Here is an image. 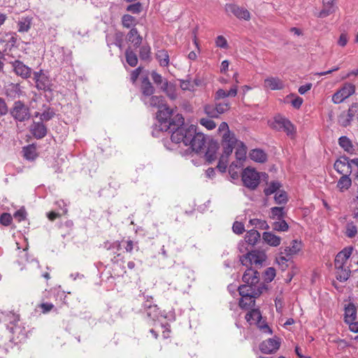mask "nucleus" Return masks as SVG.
I'll list each match as a JSON object with an SVG mask.
<instances>
[{"instance_id":"obj_1","label":"nucleus","mask_w":358,"mask_h":358,"mask_svg":"<svg viewBox=\"0 0 358 358\" xmlns=\"http://www.w3.org/2000/svg\"><path fill=\"white\" fill-rule=\"evenodd\" d=\"M171 138L173 143H182L184 145L189 146V148L196 153L205 152L206 161L209 164L217 158L218 142L201 132H197L194 125L178 129L173 132Z\"/></svg>"},{"instance_id":"obj_2","label":"nucleus","mask_w":358,"mask_h":358,"mask_svg":"<svg viewBox=\"0 0 358 358\" xmlns=\"http://www.w3.org/2000/svg\"><path fill=\"white\" fill-rule=\"evenodd\" d=\"M242 280L245 284L238 287V292L245 299L254 302V299L259 297L266 287L259 283V273L253 267L248 268L243 273Z\"/></svg>"},{"instance_id":"obj_3","label":"nucleus","mask_w":358,"mask_h":358,"mask_svg":"<svg viewBox=\"0 0 358 358\" xmlns=\"http://www.w3.org/2000/svg\"><path fill=\"white\" fill-rule=\"evenodd\" d=\"M157 118L161 131H167L169 130L172 133L178 129L183 127L185 122L184 117L181 114L166 105L159 109Z\"/></svg>"},{"instance_id":"obj_4","label":"nucleus","mask_w":358,"mask_h":358,"mask_svg":"<svg viewBox=\"0 0 358 358\" xmlns=\"http://www.w3.org/2000/svg\"><path fill=\"white\" fill-rule=\"evenodd\" d=\"M10 116L16 122H24L31 118V110L23 101H15L10 109H8Z\"/></svg>"},{"instance_id":"obj_5","label":"nucleus","mask_w":358,"mask_h":358,"mask_svg":"<svg viewBox=\"0 0 358 358\" xmlns=\"http://www.w3.org/2000/svg\"><path fill=\"white\" fill-rule=\"evenodd\" d=\"M266 259V255L264 252L252 250L241 257L240 261L243 266L247 267H252L253 265L256 267H261Z\"/></svg>"},{"instance_id":"obj_6","label":"nucleus","mask_w":358,"mask_h":358,"mask_svg":"<svg viewBox=\"0 0 358 358\" xmlns=\"http://www.w3.org/2000/svg\"><path fill=\"white\" fill-rule=\"evenodd\" d=\"M271 127L277 131H285L291 138H293L296 133L294 124L287 118L281 115H277L274 117Z\"/></svg>"},{"instance_id":"obj_7","label":"nucleus","mask_w":358,"mask_h":358,"mask_svg":"<svg viewBox=\"0 0 358 358\" xmlns=\"http://www.w3.org/2000/svg\"><path fill=\"white\" fill-rule=\"evenodd\" d=\"M241 178L244 186L252 190L255 189L260 182L259 173L250 168L244 169Z\"/></svg>"},{"instance_id":"obj_8","label":"nucleus","mask_w":358,"mask_h":358,"mask_svg":"<svg viewBox=\"0 0 358 358\" xmlns=\"http://www.w3.org/2000/svg\"><path fill=\"white\" fill-rule=\"evenodd\" d=\"M355 85L346 83L341 88L337 90L332 96V101L338 104L355 93Z\"/></svg>"},{"instance_id":"obj_9","label":"nucleus","mask_w":358,"mask_h":358,"mask_svg":"<svg viewBox=\"0 0 358 358\" xmlns=\"http://www.w3.org/2000/svg\"><path fill=\"white\" fill-rule=\"evenodd\" d=\"M34 80L36 83V87L38 90H43L44 92L52 91V82L49 76L44 73L43 71L41 69L39 71H34Z\"/></svg>"},{"instance_id":"obj_10","label":"nucleus","mask_w":358,"mask_h":358,"mask_svg":"<svg viewBox=\"0 0 358 358\" xmlns=\"http://www.w3.org/2000/svg\"><path fill=\"white\" fill-rule=\"evenodd\" d=\"M225 12L230 15L233 14L235 17L240 20H250V13L243 7H241L234 3H227L224 7Z\"/></svg>"},{"instance_id":"obj_11","label":"nucleus","mask_w":358,"mask_h":358,"mask_svg":"<svg viewBox=\"0 0 358 358\" xmlns=\"http://www.w3.org/2000/svg\"><path fill=\"white\" fill-rule=\"evenodd\" d=\"M237 143V139L234 134L224 133L222 136V146L224 159H227L232 153L234 147Z\"/></svg>"},{"instance_id":"obj_12","label":"nucleus","mask_w":358,"mask_h":358,"mask_svg":"<svg viewBox=\"0 0 358 358\" xmlns=\"http://www.w3.org/2000/svg\"><path fill=\"white\" fill-rule=\"evenodd\" d=\"M280 346V339L275 337L263 341L259 345V350L264 354H273L275 352Z\"/></svg>"},{"instance_id":"obj_13","label":"nucleus","mask_w":358,"mask_h":358,"mask_svg":"<svg viewBox=\"0 0 358 358\" xmlns=\"http://www.w3.org/2000/svg\"><path fill=\"white\" fill-rule=\"evenodd\" d=\"M15 73L22 78H29L32 74V70L30 67L25 65L20 60H15L12 62Z\"/></svg>"},{"instance_id":"obj_14","label":"nucleus","mask_w":358,"mask_h":358,"mask_svg":"<svg viewBox=\"0 0 358 358\" xmlns=\"http://www.w3.org/2000/svg\"><path fill=\"white\" fill-rule=\"evenodd\" d=\"M29 131L36 139L44 138L48 133L47 127L42 122H35L29 127Z\"/></svg>"},{"instance_id":"obj_15","label":"nucleus","mask_w":358,"mask_h":358,"mask_svg":"<svg viewBox=\"0 0 358 358\" xmlns=\"http://www.w3.org/2000/svg\"><path fill=\"white\" fill-rule=\"evenodd\" d=\"M353 251V247H346L343 248L341 251H340L336 256L335 260H334V266L335 267H339L344 266L346 261L352 255V252Z\"/></svg>"},{"instance_id":"obj_16","label":"nucleus","mask_w":358,"mask_h":358,"mask_svg":"<svg viewBox=\"0 0 358 358\" xmlns=\"http://www.w3.org/2000/svg\"><path fill=\"white\" fill-rule=\"evenodd\" d=\"M155 89L148 76L143 77L141 79V92L142 94L141 98L146 99L154 94Z\"/></svg>"},{"instance_id":"obj_17","label":"nucleus","mask_w":358,"mask_h":358,"mask_svg":"<svg viewBox=\"0 0 358 358\" xmlns=\"http://www.w3.org/2000/svg\"><path fill=\"white\" fill-rule=\"evenodd\" d=\"M351 159L346 156H342L340 159H337L334 165L335 170L341 174H343L345 172L344 168L347 166L349 170V173H351L352 169V162Z\"/></svg>"},{"instance_id":"obj_18","label":"nucleus","mask_w":358,"mask_h":358,"mask_svg":"<svg viewBox=\"0 0 358 358\" xmlns=\"http://www.w3.org/2000/svg\"><path fill=\"white\" fill-rule=\"evenodd\" d=\"M141 99L145 105L150 107L158 108L159 109L166 105L164 103V99L162 96L152 94L146 99L141 98Z\"/></svg>"},{"instance_id":"obj_19","label":"nucleus","mask_w":358,"mask_h":358,"mask_svg":"<svg viewBox=\"0 0 358 358\" xmlns=\"http://www.w3.org/2000/svg\"><path fill=\"white\" fill-rule=\"evenodd\" d=\"M20 321V315L13 312H0V322H8L9 326L17 324Z\"/></svg>"},{"instance_id":"obj_20","label":"nucleus","mask_w":358,"mask_h":358,"mask_svg":"<svg viewBox=\"0 0 358 358\" xmlns=\"http://www.w3.org/2000/svg\"><path fill=\"white\" fill-rule=\"evenodd\" d=\"M355 117L358 120V103H353L350 106L346 118L343 120L341 124L343 127L349 126Z\"/></svg>"},{"instance_id":"obj_21","label":"nucleus","mask_w":358,"mask_h":358,"mask_svg":"<svg viewBox=\"0 0 358 358\" xmlns=\"http://www.w3.org/2000/svg\"><path fill=\"white\" fill-rule=\"evenodd\" d=\"M127 40L131 43L135 48L141 45L143 41L142 36L139 34L136 27H132L127 35Z\"/></svg>"},{"instance_id":"obj_22","label":"nucleus","mask_w":358,"mask_h":358,"mask_svg":"<svg viewBox=\"0 0 358 358\" xmlns=\"http://www.w3.org/2000/svg\"><path fill=\"white\" fill-rule=\"evenodd\" d=\"M335 0H322L323 8L319 13L320 17H325L334 13L336 10Z\"/></svg>"},{"instance_id":"obj_23","label":"nucleus","mask_w":358,"mask_h":358,"mask_svg":"<svg viewBox=\"0 0 358 358\" xmlns=\"http://www.w3.org/2000/svg\"><path fill=\"white\" fill-rule=\"evenodd\" d=\"M357 318V308L354 303H349L345 308V322L352 323Z\"/></svg>"},{"instance_id":"obj_24","label":"nucleus","mask_w":358,"mask_h":358,"mask_svg":"<svg viewBox=\"0 0 358 358\" xmlns=\"http://www.w3.org/2000/svg\"><path fill=\"white\" fill-rule=\"evenodd\" d=\"M237 85H235L231 87V89L227 92L223 89H219L215 94V101H218L222 99H224L228 96L234 97L237 94Z\"/></svg>"},{"instance_id":"obj_25","label":"nucleus","mask_w":358,"mask_h":358,"mask_svg":"<svg viewBox=\"0 0 358 358\" xmlns=\"http://www.w3.org/2000/svg\"><path fill=\"white\" fill-rule=\"evenodd\" d=\"M21 94L19 84L10 83L5 87V95L10 99H15Z\"/></svg>"},{"instance_id":"obj_26","label":"nucleus","mask_w":358,"mask_h":358,"mask_svg":"<svg viewBox=\"0 0 358 358\" xmlns=\"http://www.w3.org/2000/svg\"><path fill=\"white\" fill-rule=\"evenodd\" d=\"M265 87H268L272 90H278L283 88L284 85L282 81L275 77H271L265 79L264 80Z\"/></svg>"},{"instance_id":"obj_27","label":"nucleus","mask_w":358,"mask_h":358,"mask_svg":"<svg viewBox=\"0 0 358 358\" xmlns=\"http://www.w3.org/2000/svg\"><path fill=\"white\" fill-rule=\"evenodd\" d=\"M250 158L258 163H264L267 160V155L261 149H253L250 152Z\"/></svg>"},{"instance_id":"obj_28","label":"nucleus","mask_w":358,"mask_h":358,"mask_svg":"<svg viewBox=\"0 0 358 358\" xmlns=\"http://www.w3.org/2000/svg\"><path fill=\"white\" fill-rule=\"evenodd\" d=\"M263 240L269 245L277 247L280 244V237L272 234L271 232H264L262 235Z\"/></svg>"},{"instance_id":"obj_29","label":"nucleus","mask_w":358,"mask_h":358,"mask_svg":"<svg viewBox=\"0 0 358 358\" xmlns=\"http://www.w3.org/2000/svg\"><path fill=\"white\" fill-rule=\"evenodd\" d=\"M161 89L166 94L170 99L175 100L177 98V93L176 92L174 85L169 83L167 80H165L163 85H161Z\"/></svg>"},{"instance_id":"obj_30","label":"nucleus","mask_w":358,"mask_h":358,"mask_svg":"<svg viewBox=\"0 0 358 358\" xmlns=\"http://www.w3.org/2000/svg\"><path fill=\"white\" fill-rule=\"evenodd\" d=\"M338 145L348 153L352 154L355 151L351 140L345 136L338 138Z\"/></svg>"},{"instance_id":"obj_31","label":"nucleus","mask_w":358,"mask_h":358,"mask_svg":"<svg viewBox=\"0 0 358 358\" xmlns=\"http://www.w3.org/2000/svg\"><path fill=\"white\" fill-rule=\"evenodd\" d=\"M336 271V278L340 282H345L347 281L351 273V271L349 268H345L344 266L335 267Z\"/></svg>"},{"instance_id":"obj_32","label":"nucleus","mask_w":358,"mask_h":358,"mask_svg":"<svg viewBox=\"0 0 358 358\" xmlns=\"http://www.w3.org/2000/svg\"><path fill=\"white\" fill-rule=\"evenodd\" d=\"M245 318L250 324H256L257 320L262 319V316L258 308H253L245 315Z\"/></svg>"},{"instance_id":"obj_33","label":"nucleus","mask_w":358,"mask_h":358,"mask_svg":"<svg viewBox=\"0 0 358 358\" xmlns=\"http://www.w3.org/2000/svg\"><path fill=\"white\" fill-rule=\"evenodd\" d=\"M236 150L235 152L236 158L238 161H244L246 158L247 148L241 141H238L236 145Z\"/></svg>"},{"instance_id":"obj_34","label":"nucleus","mask_w":358,"mask_h":358,"mask_svg":"<svg viewBox=\"0 0 358 358\" xmlns=\"http://www.w3.org/2000/svg\"><path fill=\"white\" fill-rule=\"evenodd\" d=\"M156 59L161 66H167L169 64V55L165 50H159L157 51Z\"/></svg>"},{"instance_id":"obj_35","label":"nucleus","mask_w":358,"mask_h":358,"mask_svg":"<svg viewBox=\"0 0 358 358\" xmlns=\"http://www.w3.org/2000/svg\"><path fill=\"white\" fill-rule=\"evenodd\" d=\"M260 237L261 236L258 231L251 229L247 232L245 240L248 244L254 245L260 239Z\"/></svg>"},{"instance_id":"obj_36","label":"nucleus","mask_w":358,"mask_h":358,"mask_svg":"<svg viewBox=\"0 0 358 358\" xmlns=\"http://www.w3.org/2000/svg\"><path fill=\"white\" fill-rule=\"evenodd\" d=\"M7 328L16 338L22 340L25 338L24 329L22 328L18 324H14V326H8Z\"/></svg>"},{"instance_id":"obj_37","label":"nucleus","mask_w":358,"mask_h":358,"mask_svg":"<svg viewBox=\"0 0 358 358\" xmlns=\"http://www.w3.org/2000/svg\"><path fill=\"white\" fill-rule=\"evenodd\" d=\"M301 250V242H298L296 240H293L292 245L286 247L285 248L284 253L287 256L290 257L297 254Z\"/></svg>"},{"instance_id":"obj_38","label":"nucleus","mask_w":358,"mask_h":358,"mask_svg":"<svg viewBox=\"0 0 358 358\" xmlns=\"http://www.w3.org/2000/svg\"><path fill=\"white\" fill-rule=\"evenodd\" d=\"M151 48L148 44H145L140 48L139 57L141 60L150 62L151 60Z\"/></svg>"},{"instance_id":"obj_39","label":"nucleus","mask_w":358,"mask_h":358,"mask_svg":"<svg viewBox=\"0 0 358 358\" xmlns=\"http://www.w3.org/2000/svg\"><path fill=\"white\" fill-rule=\"evenodd\" d=\"M31 18L29 17H22L17 23L18 31L27 32L31 27Z\"/></svg>"},{"instance_id":"obj_40","label":"nucleus","mask_w":358,"mask_h":358,"mask_svg":"<svg viewBox=\"0 0 358 358\" xmlns=\"http://www.w3.org/2000/svg\"><path fill=\"white\" fill-rule=\"evenodd\" d=\"M125 57L127 62L130 66L134 67L137 65L138 57L136 54L133 50H130L129 48L126 50Z\"/></svg>"},{"instance_id":"obj_41","label":"nucleus","mask_w":358,"mask_h":358,"mask_svg":"<svg viewBox=\"0 0 358 358\" xmlns=\"http://www.w3.org/2000/svg\"><path fill=\"white\" fill-rule=\"evenodd\" d=\"M24 157L28 160H34L37 157L36 148L33 145H29L23 148Z\"/></svg>"},{"instance_id":"obj_42","label":"nucleus","mask_w":358,"mask_h":358,"mask_svg":"<svg viewBox=\"0 0 358 358\" xmlns=\"http://www.w3.org/2000/svg\"><path fill=\"white\" fill-rule=\"evenodd\" d=\"M352 184L351 179L349 176L347 174H343V176L340 178L338 181L337 187L340 189L341 191L343 189H348Z\"/></svg>"},{"instance_id":"obj_43","label":"nucleus","mask_w":358,"mask_h":358,"mask_svg":"<svg viewBox=\"0 0 358 358\" xmlns=\"http://www.w3.org/2000/svg\"><path fill=\"white\" fill-rule=\"evenodd\" d=\"M121 21L122 26L127 29L132 27H134L136 24V19L134 16L129 14L123 15Z\"/></svg>"},{"instance_id":"obj_44","label":"nucleus","mask_w":358,"mask_h":358,"mask_svg":"<svg viewBox=\"0 0 358 358\" xmlns=\"http://www.w3.org/2000/svg\"><path fill=\"white\" fill-rule=\"evenodd\" d=\"M271 218L273 220H282L285 216L284 207H273L271 208Z\"/></svg>"},{"instance_id":"obj_45","label":"nucleus","mask_w":358,"mask_h":358,"mask_svg":"<svg viewBox=\"0 0 358 358\" xmlns=\"http://www.w3.org/2000/svg\"><path fill=\"white\" fill-rule=\"evenodd\" d=\"M282 185L278 181L271 182L268 187L264 189V193L266 196L271 195L281 187Z\"/></svg>"},{"instance_id":"obj_46","label":"nucleus","mask_w":358,"mask_h":358,"mask_svg":"<svg viewBox=\"0 0 358 358\" xmlns=\"http://www.w3.org/2000/svg\"><path fill=\"white\" fill-rule=\"evenodd\" d=\"M273 229L278 231H286L289 229L288 224L284 219L274 222L272 225Z\"/></svg>"},{"instance_id":"obj_47","label":"nucleus","mask_w":358,"mask_h":358,"mask_svg":"<svg viewBox=\"0 0 358 358\" xmlns=\"http://www.w3.org/2000/svg\"><path fill=\"white\" fill-rule=\"evenodd\" d=\"M204 112L207 115L208 117L210 118H217L220 115L215 110V106L214 105L207 104L204 106Z\"/></svg>"},{"instance_id":"obj_48","label":"nucleus","mask_w":358,"mask_h":358,"mask_svg":"<svg viewBox=\"0 0 358 358\" xmlns=\"http://www.w3.org/2000/svg\"><path fill=\"white\" fill-rule=\"evenodd\" d=\"M126 10L133 14H139L143 10V5L141 2H136L127 6Z\"/></svg>"},{"instance_id":"obj_49","label":"nucleus","mask_w":358,"mask_h":358,"mask_svg":"<svg viewBox=\"0 0 358 358\" xmlns=\"http://www.w3.org/2000/svg\"><path fill=\"white\" fill-rule=\"evenodd\" d=\"M249 222L252 226H255V227L261 229H269V226L265 220L259 219H251Z\"/></svg>"},{"instance_id":"obj_50","label":"nucleus","mask_w":358,"mask_h":358,"mask_svg":"<svg viewBox=\"0 0 358 358\" xmlns=\"http://www.w3.org/2000/svg\"><path fill=\"white\" fill-rule=\"evenodd\" d=\"M55 115V113L53 109L50 108H48L40 115L41 122L43 121H49Z\"/></svg>"},{"instance_id":"obj_51","label":"nucleus","mask_w":358,"mask_h":358,"mask_svg":"<svg viewBox=\"0 0 358 358\" xmlns=\"http://www.w3.org/2000/svg\"><path fill=\"white\" fill-rule=\"evenodd\" d=\"M274 199L277 204H285L287 202V194L285 191H280L275 193Z\"/></svg>"},{"instance_id":"obj_52","label":"nucleus","mask_w":358,"mask_h":358,"mask_svg":"<svg viewBox=\"0 0 358 358\" xmlns=\"http://www.w3.org/2000/svg\"><path fill=\"white\" fill-rule=\"evenodd\" d=\"M357 234V228L353 222H348L346 224L345 235L348 238H353Z\"/></svg>"},{"instance_id":"obj_53","label":"nucleus","mask_w":358,"mask_h":358,"mask_svg":"<svg viewBox=\"0 0 358 358\" xmlns=\"http://www.w3.org/2000/svg\"><path fill=\"white\" fill-rule=\"evenodd\" d=\"M275 276V270L273 267L267 268L264 272V280L267 282H271Z\"/></svg>"},{"instance_id":"obj_54","label":"nucleus","mask_w":358,"mask_h":358,"mask_svg":"<svg viewBox=\"0 0 358 358\" xmlns=\"http://www.w3.org/2000/svg\"><path fill=\"white\" fill-rule=\"evenodd\" d=\"M290 257L280 256L276 258V262L282 271H285L288 268V262Z\"/></svg>"},{"instance_id":"obj_55","label":"nucleus","mask_w":358,"mask_h":358,"mask_svg":"<svg viewBox=\"0 0 358 358\" xmlns=\"http://www.w3.org/2000/svg\"><path fill=\"white\" fill-rule=\"evenodd\" d=\"M215 106L216 111L220 115L224 113L229 109V103L227 101L216 103Z\"/></svg>"},{"instance_id":"obj_56","label":"nucleus","mask_w":358,"mask_h":358,"mask_svg":"<svg viewBox=\"0 0 358 358\" xmlns=\"http://www.w3.org/2000/svg\"><path fill=\"white\" fill-rule=\"evenodd\" d=\"M199 123L208 130H212L216 127L215 122L213 120L208 118H201L199 120Z\"/></svg>"},{"instance_id":"obj_57","label":"nucleus","mask_w":358,"mask_h":358,"mask_svg":"<svg viewBox=\"0 0 358 358\" xmlns=\"http://www.w3.org/2000/svg\"><path fill=\"white\" fill-rule=\"evenodd\" d=\"M250 302V299H245V297L241 296L239 300L238 305L243 309H248L250 307H252L255 304V299H254V302Z\"/></svg>"},{"instance_id":"obj_58","label":"nucleus","mask_w":358,"mask_h":358,"mask_svg":"<svg viewBox=\"0 0 358 358\" xmlns=\"http://www.w3.org/2000/svg\"><path fill=\"white\" fill-rule=\"evenodd\" d=\"M13 217L17 221L21 222L22 220H24L27 217V212L25 210V208L24 207L21 208L18 210H17L13 214Z\"/></svg>"},{"instance_id":"obj_59","label":"nucleus","mask_w":358,"mask_h":358,"mask_svg":"<svg viewBox=\"0 0 358 358\" xmlns=\"http://www.w3.org/2000/svg\"><path fill=\"white\" fill-rule=\"evenodd\" d=\"M262 319H259V320L257 321L256 324L258 328L263 331L264 333H268L270 334H272V330L268 327V324L265 321H262Z\"/></svg>"},{"instance_id":"obj_60","label":"nucleus","mask_w":358,"mask_h":358,"mask_svg":"<svg viewBox=\"0 0 358 358\" xmlns=\"http://www.w3.org/2000/svg\"><path fill=\"white\" fill-rule=\"evenodd\" d=\"M151 77H152L153 82L157 85H163L164 80H166V79H164L159 73H157L155 71H152Z\"/></svg>"},{"instance_id":"obj_61","label":"nucleus","mask_w":358,"mask_h":358,"mask_svg":"<svg viewBox=\"0 0 358 358\" xmlns=\"http://www.w3.org/2000/svg\"><path fill=\"white\" fill-rule=\"evenodd\" d=\"M12 217L9 213H3L0 216V223L4 226H8L12 222Z\"/></svg>"},{"instance_id":"obj_62","label":"nucleus","mask_w":358,"mask_h":358,"mask_svg":"<svg viewBox=\"0 0 358 358\" xmlns=\"http://www.w3.org/2000/svg\"><path fill=\"white\" fill-rule=\"evenodd\" d=\"M216 46L220 48H227L228 43L227 41L223 36H218L215 39Z\"/></svg>"},{"instance_id":"obj_63","label":"nucleus","mask_w":358,"mask_h":358,"mask_svg":"<svg viewBox=\"0 0 358 358\" xmlns=\"http://www.w3.org/2000/svg\"><path fill=\"white\" fill-rule=\"evenodd\" d=\"M233 231L236 234H242L244 231V224L240 222H235L232 227Z\"/></svg>"},{"instance_id":"obj_64","label":"nucleus","mask_w":358,"mask_h":358,"mask_svg":"<svg viewBox=\"0 0 358 358\" xmlns=\"http://www.w3.org/2000/svg\"><path fill=\"white\" fill-rule=\"evenodd\" d=\"M126 245L124 246L125 250L127 252H131L134 248H136V250H138V243H134L131 240H127L125 241Z\"/></svg>"}]
</instances>
